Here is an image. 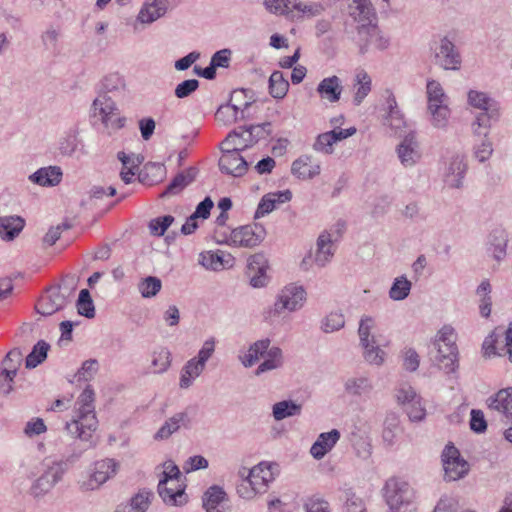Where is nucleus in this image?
<instances>
[{"instance_id":"26","label":"nucleus","mask_w":512,"mask_h":512,"mask_svg":"<svg viewBox=\"0 0 512 512\" xmlns=\"http://www.w3.org/2000/svg\"><path fill=\"white\" fill-rule=\"evenodd\" d=\"M508 234L503 228H495L489 234L487 251L491 257L500 262L506 257Z\"/></svg>"},{"instance_id":"21","label":"nucleus","mask_w":512,"mask_h":512,"mask_svg":"<svg viewBox=\"0 0 512 512\" xmlns=\"http://www.w3.org/2000/svg\"><path fill=\"white\" fill-rule=\"evenodd\" d=\"M448 351L449 350H446V344L433 343V349L430 351V355L441 370L446 373H451L458 367V349L454 347L452 351L453 355L448 354Z\"/></svg>"},{"instance_id":"6","label":"nucleus","mask_w":512,"mask_h":512,"mask_svg":"<svg viewBox=\"0 0 512 512\" xmlns=\"http://www.w3.org/2000/svg\"><path fill=\"white\" fill-rule=\"evenodd\" d=\"M216 340L210 337L204 341L196 356L189 359L181 369L179 387L188 389L206 369L208 360L213 356Z\"/></svg>"},{"instance_id":"23","label":"nucleus","mask_w":512,"mask_h":512,"mask_svg":"<svg viewBox=\"0 0 512 512\" xmlns=\"http://www.w3.org/2000/svg\"><path fill=\"white\" fill-rule=\"evenodd\" d=\"M341 437L339 430L332 429L329 432L320 433L310 448V454L316 460H321L337 444Z\"/></svg>"},{"instance_id":"56","label":"nucleus","mask_w":512,"mask_h":512,"mask_svg":"<svg viewBox=\"0 0 512 512\" xmlns=\"http://www.w3.org/2000/svg\"><path fill=\"white\" fill-rule=\"evenodd\" d=\"M76 306L80 315L86 318H93L95 316V307L89 290L82 289L80 291Z\"/></svg>"},{"instance_id":"27","label":"nucleus","mask_w":512,"mask_h":512,"mask_svg":"<svg viewBox=\"0 0 512 512\" xmlns=\"http://www.w3.org/2000/svg\"><path fill=\"white\" fill-rule=\"evenodd\" d=\"M267 267L264 257L260 254L253 255L248 263V276L250 284L254 288H262L266 286L268 277L266 275Z\"/></svg>"},{"instance_id":"45","label":"nucleus","mask_w":512,"mask_h":512,"mask_svg":"<svg viewBox=\"0 0 512 512\" xmlns=\"http://www.w3.org/2000/svg\"><path fill=\"white\" fill-rule=\"evenodd\" d=\"M172 355L168 348L160 347L152 353V366L154 373H164L171 366Z\"/></svg>"},{"instance_id":"53","label":"nucleus","mask_w":512,"mask_h":512,"mask_svg":"<svg viewBox=\"0 0 512 512\" xmlns=\"http://www.w3.org/2000/svg\"><path fill=\"white\" fill-rule=\"evenodd\" d=\"M164 468L162 478L158 483V494H165V484H174L180 477V470L172 461L166 462Z\"/></svg>"},{"instance_id":"15","label":"nucleus","mask_w":512,"mask_h":512,"mask_svg":"<svg viewBox=\"0 0 512 512\" xmlns=\"http://www.w3.org/2000/svg\"><path fill=\"white\" fill-rule=\"evenodd\" d=\"M67 303L68 300L60 294L59 289L51 287L41 296L35 309L42 316H50L63 309Z\"/></svg>"},{"instance_id":"61","label":"nucleus","mask_w":512,"mask_h":512,"mask_svg":"<svg viewBox=\"0 0 512 512\" xmlns=\"http://www.w3.org/2000/svg\"><path fill=\"white\" fill-rule=\"evenodd\" d=\"M199 263L206 269L213 271H218L225 267L223 256L213 252L201 253Z\"/></svg>"},{"instance_id":"14","label":"nucleus","mask_w":512,"mask_h":512,"mask_svg":"<svg viewBox=\"0 0 512 512\" xmlns=\"http://www.w3.org/2000/svg\"><path fill=\"white\" fill-rule=\"evenodd\" d=\"M467 103L469 106L480 110L481 113H488L492 117L500 116L499 102L486 92L469 90L467 93Z\"/></svg>"},{"instance_id":"32","label":"nucleus","mask_w":512,"mask_h":512,"mask_svg":"<svg viewBox=\"0 0 512 512\" xmlns=\"http://www.w3.org/2000/svg\"><path fill=\"white\" fill-rule=\"evenodd\" d=\"M197 175V169L190 167L179 172L162 192L161 197L179 194L185 187L191 184Z\"/></svg>"},{"instance_id":"19","label":"nucleus","mask_w":512,"mask_h":512,"mask_svg":"<svg viewBox=\"0 0 512 512\" xmlns=\"http://www.w3.org/2000/svg\"><path fill=\"white\" fill-rule=\"evenodd\" d=\"M245 476L259 494L265 493L269 483L274 480L271 465L265 462H261L251 468Z\"/></svg>"},{"instance_id":"39","label":"nucleus","mask_w":512,"mask_h":512,"mask_svg":"<svg viewBox=\"0 0 512 512\" xmlns=\"http://www.w3.org/2000/svg\"><path fill=\"white\" fill-rule=\"evenodd\" d=\"M372 80L368 73L364 70L357 72L354 84V97L353 102L355 105H360L366 96L371 91Z\"/></svg>"},{"instance_id":"9","label":"nucleus","mask_w":512,"mask_h":512,"mask_svg":"<svg viewBox=\"0 0 512 512\" xmlns=\"http://www.w3.org/2000/svg\"><path fill=\"white\" fill-rule=\"evenodd\" d=\"M306 299L307 293L302 285L289 283L279 291L274 302V313L280 315L285 311H298L304 306Z\"/></svg>"},{"instance_id":"42","label":"nucleus","mask_w":512,"mask_h":512,"mask_svg":"<svg viewBox=\"0 0 512 512\" xmlns=\"http://www.w3.org/2000/svg\"><path fill=\"white\" fill-rule=\"evenodd\" d=\"M49 348V344L44 340L38 341L26 357V368L33 369L41 364L47 358Z\"/></svg>"},{"instance_id":"25","label":"nucleus","mask_w":512,"mask_h":512,"mask_svg":"<svg viewBox=\"0 0 512 512\" xmlns=\"http://www.w3.org/2000/svg\"><path fill=\"white\" fill-rule=\"evenodd\" d=\"M490 410L497 411L512 420V387L500 389L497 393L487 399Z\"/></svg>"},{"instance_id":"20","label":"nucleus","mask_w":512,"mask_h":512,"mask_svg":"<svg viewBox=\"0 0 512 512\" xmlns=\"http://www.w3.org/2000/svg\"><path fill=\"white\" fill-rule=\"evenodd\" d=\"M291 198L292 193L288 189L265 194L258 204L254 217L261 218L268 215L276 209L278 205L289 202Z\"/></svg>"},{"instance_id":"22","label":"nucleus","mask_w":512,"mask_h":512,"mask_svg":"<svg viewBox=\"0 0 512 512\" xmlns=\"http://www.w3.org/2000/svg\"><path fill=\"white\" fill-rule=\"evenodd\" d=\"M467 170V165L462 156H453L444 172V182L450 188L462 187L463 178Z\"/></svg>"},{"instance_id":"40","label":"nucleus","mask_w":512,"mask_h":512,"mask_svg":"<svg viewBox=\"0 0 512 512\" xmlns=\"http://www.w3.org/2000/svg\"><path fill=\"white\" fill-rule=\"evenodd\" d=\"M80 143L78 138V130L70 128L60 137L58 141V149L64 156H72Z\"/></svg>"},{"instance_id":"51","label":"nucleus","mask_w":512,"mask_h":512,"mask_svg":"<svg viewBox=\"0 0 512 512\" xmlns=\"http://www.w3.org/2000/svg\"><path fill=\"white\" fill-rule=\"evenodd\" d=\"M162 288V282L158 277L147 276L138 284V290L143 298L156 296Z\"/></svg>"},{"instance_id":"24","label":"nucleus","mask_w":512,"mask_h":512,"mask_svg":"<svg viewBox=\"0 0 512 512\" xmlns=\"http://www.w3.org/2000/svg\"><path fill=\"white\" fill-rule=\"evenodd\" d=\"M169 0H145L137 20L143 24H151L167 12Z\"/></svg>"},{"instance_id":"17","label":"nucleus","mask_w":512,"mask_h":512,"mask_svg":"<svg viewBox=\"0 0 512 512\" xmlns=\"http://www.w3.org/2000/svg\"><path fill=\"white\" fill-rule=\"evenodd\" d=\"M191 419L187 411L175 413L169 417L154 435L155 440H166L180 428L189 429Z\"/></svg>"},{"instance_id":"46","label":"nucleus","mask_w":512,"mask_h":512,"mask_svg":"<svg viewBox=\"0 0 512 512\" xmlns=\"http://www.w3.org/2000/svg\"><path fill=\"white\" fill-rule=\"evenodd\" d=\"M345 391L353 396H361L371 391L372 385L366 377L349 378L345 384Z\"/></svg>"},{"instance_id":"36","label":"nucleus","mask_w":512,"mask_h":512,"mask_svg":"<svg viewBox=\"0 0 512 512\" xmlns=\"http://www.w3.org/2000/svg\"><path fill=\"white\" fill-rule=\"evenodd\" d=\"M125 80L119 73H110L100 82L98 94H120L125 90Z\"/></svg>"},{"instance_id":"28","label":"nucleus","mask_w":512,"mask_h":512,"mask_svg":"<svg viewBox=\"0 0 512 512\" xmlns=\"http://www.w3.org/2000/svg\"><path fill=\"white\" fill-rule=\"evenodd\" d=\"M316 91L322 99L330 103L338 102L343 91L342 82L336 75L326 77L319 82Z\"/></svg>"},{"instance_id":"12","label":"nucleus","mask_w":512,"mask_h":512,"mask_svg":"<svg viewBox=\"0 0 512 512\" xmlns=\"http://www.w3.org/2000/svg\"><path fill=\"white\" fill-rule=\"evenodd\" d=\"M444 479L456 481L463 478L469 472V464L460 455L459 450L453 445H446L442 452Z\"/></svg>"},{"instance_id":"4","label":"nucleus","mask_w":512,"mask_h":512,"mask_svg":"<svg viewBox=\"0 0 512 512\" xmlns=\"http://www.w3.org/2000/svg\"><path fill=\"white\" fill-rule=\"evenodd\" d=\"M382 492L390 512H406L414 505V489L402 478H389Z\"/></svg>"},{"instance_id":"59","label":"nucleus","mask_w":512,"mask_h":512,"mask_svg":"<svg viewBox=\"0 0 512 512\" xmlns=\"http://www.w3.org/2000/svg\"><path fill=\"white\" fill-rule=\"evenodd\" d=\"M433 343L446 344V350H449L448 354L453 355L452 351H453L454 347H457L456 346V334H455L453 327L448 326V325L443 326L439 330V332L436 336V339Z\"/></svg>"},{"instance_id":"8","label":"nucleus","mask_w":512,"mask_h":512,"mask_svg":"<svg viewBox=\"0 0 512 512\" xmlns=\"http://www.w3.org/2000/svg\"><path fill=\"white\" fill-rule=\"evenodd\" d=\"M430 49L433 53V61L444 70L457 71L461 68L462 58L455 44L447 37L443 36L438 41H434Z\"/></svg>"},{"instance_id":"34","label":"nucleus","mask_w":512,"mask_h":512,"mask_svg":"<svg viewBox=\"0 0 512 512\" xmlns=\"http://www.w3.org/2000/svg\"><path fill=\"white\" fill-rule=\"evenodd\" d=\"M349 15L358 22L372 23L375 11L370 0H352L348 5Z\"/></svg>"},{"instance_id":"49","label":"nucleus","mask_w":512,"mask_h":512,"mask_svg":"<svg viewBox=\"0 0 512 512\" xmlns=\"http://www.w3.org/2000/svg\"><path fill=\"white\" fill-rule=\"evenodd\" d=\"M363 348V357L366 362L372 365L380 366L384 363L386 353L381 349L377 341H372Z\"/></svg>"},{"instance_id":"37","label":"nucleus","mask_w":512,"mask_h":512,"mask_svg":"<svg viewBox=\"0 0 512 512\" xmlns=\"http://www.w3.org/2000/svg\"><path fill=\"white\" fill-rule=\"evenodd\" d=\"M349 440L356 456L359 459L367 461L371 458L372 444L371 439L367 435L352 432L350 434Z\"/></svg>"},{"instance_id":"47","label":"nucleus","mask_w":512,"mask_h":512,"mask_svg":"<svg viewBox=\"0 0 512 512\" xmlns=\"http://www.w3.org/2000/svg\"><path fill=\"white\" fill-rule=\"evenodd\" d=\"M428 106L432 104H448L449 98L445 94L441 84L435 80H429L426 86Z\"/></svg>"},{"instance_id":"63","label":"nucleus","mask_w":512,"mask_h":512,"mask_svg":"<svg viewBox=\"0 0 512 512\" xmlns=\"http://www.w3.org/2000/svg\"><path fill=\"white\" fill-rule=\"evenodd\" d=\"M78 278L75 275H66L62 278L60 284L55 289H59L60 294L64 296L68 302L71 300L76 288Z\"/></svg>"},{"instance_id":"31","label":"nucleus","mask_w":512,"mask_h":512,"mask_svg":"<svg viewBox=\"0 0 512 512\" xmlns=\"http://www.w3.org/2000/svg\"><path fill=\"white\" fill-rule=\"evenodd\" d=\"M62 171L58 166L42 167L29 176V180L40 186H56L62 179Z\"/></svg>"},{"instance_id":"7","label":"nucleus","mask_w":512,"mask_h":512,"mask_svg":"<svg viewBox=\"0 0 512 512\" xmlns=\"http://www.w3.org/2000/svg\"><path fill=\"white\" fill-rule=\"evenodd\" d=\"M95 117H99L105 132L112 135L122 129L126 124V117L122 116L116 102L111 96L98 94L92 103Z\"/></svg>"},{"instance_id":"55","label":"nucleus","mask_w":512,"mask_h":512,"mask_svg":"<svg viewBox=\"0 0 512 512\" xmlns=\"http://www.w3.org/2000/svg\"><path fill=\"white\" fill-rule=\"evenodd\" d=\"M499 117H492L488 113H479L476 115L472 123V131L474 135L487 138L490 128L491 120H498Z\"/></svg>"},{"instance_id":"13","label":"nucleus","mask_w":512,"mask_h":512,"mask_svg":"<svg viewBox=\"0 0 512 512\" xmlns=\"http://www.w3.org/2000/svg\"><path fill=\"white\" fill-rule=\"evenodd\" d=\"M396 152L401 164L406 168L413 167L420 161L422 152L414 130L410 129L404 134L396 147Z\"/></svg>"},{"instance_id":"48","label":"nucleus","mask_w":512,"mask_h":512,"mask_svg":"<svg viewBox=\"0 0 512 512\" xmlns=\"http://www.w3.org/2000/svg\"><path fill=\"white\" fill-rule=\"evenodd\" d=\"M399 430L400 427L397 416L393 413L388 414L384 421V428L382 432L383 441L387 445L392 446L396 441Z\"/></svg>"},{"instance_id":"1","label":"nucleus","mask_w":512,"mask_h":512,"mask_svg":"<svg viewBox=\"0 0 512 512\" xmlns=\"http://www.w3.org/2000/svg\"><path fill=\"white\" fill-rule=\"evenodd\" d=\"M94 396L93 389L87 386L76 401L74 416L66 423L68 434L74 437V445L78 446L77 452L68 457L69 460H78L85 451L97 445L94 439V433L98 428Z\"/></svg>"},{"instance_id":"43","label":"nucleus","mask_w":512,"mask_h":512,"mask_svg":"<svg viewBox=\"0 0 512 512\" xmlns=\"http://www.w3.org/2000/svg\"><path fill=\"white\" fill-rule=\"evenodd\" d=\"M431 115V123L435 128H445L450 118V108L448 104H432L428 106Z\"/></svg>"},{"instance_id":"35","label":"nucleus","mask_w":512,"mask_h":512,"mask_svg":"<svg viewBox=\"0 0 512 512\" xmlns=\"http://www.w3.org/2000/svg\"><path fill=\"white\" fill-rule=\"evenodd\" d=\"M270 339H261L250 345L246 353L239 356V360L244 367L253 366L260 357H264L270 346Z\"/></svg>"},{"instance_id":"64","label":"nucleus","mask_w":512,"mask_h":512,"mask_svg":"<svg viewBox=\"0 0 512 512\" xmlns=\"http://www.w3.org/2000/svg\"><path fill=\"white\" fill-rule=\"evenodd\" d=\"M98 369L99 363L96 359L86 360L77 371L76 377L78 381H89L94 377Z\"/></svg>"},{"instance_id":"33","label":"nucleus","mask_w":512,"mask_h":512,"mask_svg":"<svg viewBox=\"0 0 512 512\" xmlns=\"http://www.w3.org/2000/svg\"><path fill=\"white\" fill-rule=\"evenodd\" d=\"M314 261L319 267L326 266L334 256L333 241L328 232H323L317 239Z\"/></svg>"},{"instance_id":"54","label":"nucleus","mask_w":512,"mask_h":512,"mask_svg":"<svg viewBox=\"0 0 512 512\" xmlns=\"http://www.w3.org/2000/svg\"><path fill=\"white\" fill-rule=\"evenodd\" d=\"M375 327V320L370 316H363L359 322L358 335L361 346H367L369 342L376 341L372 330Z\"/></svg>"},{"instance_id":"5","label":"nucleus","mask_w":512,"mask_h":512,"mask_svg":"<svg viewBox=\"0 0 512 512\" xmlns=\"http://www.w3.org/2000/svg\"><path fill=\"white\" fill-rule=\"evenodd\" d=\"M350 38L361 55L384 51L390 46V37L373 23L357 25L356 34Z\"/></svg>"},{"instance_id":"16","label":"nucleus","mask_w":512,"mask_h":512,"mask_svg":"<svg viewBox=\"0 0 512 512\" xmlns=\"http://www.w3.org/2000/svg\"><path fill=\"white\" fill-rule=\"evenodd\" d=\"M387 114L384 118L385 125L389 126L395 134L405 133L406 121L402 111L399 109L396 98L390 90H386Z\"/></svg>"},{"instance_id":"18","label":"nucleus","mask_w":512,"mask_h":512,"mask_svg":"<svg viewBox=\"0 0 512 512\" xmlns=\"http://www.w3.org/2000/svg\"><path fill=\"white\" fill-rule=\"evenodd\" d=\"M202 501L206 512H224L229 497L223 487L212 485L205 491Z\"/></svg>"},{"instance_id":"52","label":"nucleus","mask_w":512,"mask_h":512,"mask_svg":"<svg viewBox=\"0 0 512 512\" xmlns=\"http://www.w3.org/2000/svg\"><path fill=\"white\" fill-rule=\"evenodd\" d=\"M162 500L169 505H182L185 502L184 490L178 485V482L174 484H165V495L164 493L159 494Z\"/></svg>"},{"instance_id":"44","label":"nucleus","mask_w":512,"mask_h":512,"mask_svg":"<svg viewBox=\"0 0 512 512\" xmlns=\"http://www.w3.org/2000/svg\"><path fill=\"white\" fill-rule=\"evenodd\" d=\"M412 283L404 275L396 277L389 290V297L394 301L406 299L411 291Z\"/></svg>"},{"instance_id":"60","label":"nucleus","mask_w":512,"mask_h":512,"mask_svg":"<svg viewBox=\"0 0 512 512\" xmlns=\"http://www.w3.org/2000/svg\"><path fill=\"white\" fill-rule=\"evenodd\" d=\"M344 325V316L338 312H331L322 320L321 329L325 333H332L340 330Z\"/></svg>"},{"instance_id":"62","label":"nucleus","mask_w":512,"mask_h":512,"mask_svg":"<svg viewBox=\"0 0 512 512\" xmlns=\"http://www.w3.org/2000/svg\"><path fill=\"white\" fill-rule=\"evenodd\" d=\"M174 217L172 215H165L161 217H157L152 219L149 222V230L153 236H162L166 232V230L171 226L174 222Z\"/></svg>"},{"instance_id":"2","label":"nucleus","mask_w":512,"mask_h":512,"mask_svg":"<svg viewBox=\"0 0 512 512\" xmlns=\"http://www.w3.org/2000/svg\"><path fill=\"white\" fill-rule=\"evenodd\" d=\"M237 137L235 132L227 135L222 143V155L219 159L220 170L233 177L243 176L248 169V162L240 154L248 144L237 142Z\"/></svg>"},{"instance_id":"3","label":"nucleus","mask_w":512,"mask_h":512,"mask_svg":"<svg viewBox=\"0 0 512 512\" xmlns=\"http://www.w3.org/2000/svg\"><path fill=\"white\" fill-rule=\"evenodd\" d=\"M78 446L72 443V452L67 454L66 461L63 460H52L45 459L43 461V472L39 478H37L31 488L30 493L34 497H41L48 493L58 482L63 478V475L68 469L67 462H72L68 457L73 453L77 452ZM76 460H73L75 462Z\"/></svg>"},{"instance_id":"41","label":"nucleus","mask_w":512,"mask_h":512,"mask_svg":"<svg viewBox=\"0 0 512 512\" xmlns=\"http://www.w3.org/2000/svg\"><path fill=\"white\" fill-rule=\"evenodd\" d=\"M289 89V82L284 78L283 73L274 71L269 78V93L275 99H283Z\"/></svg>"},{"instance_id":"58","label":"nucleus","mask_w":512,"mask_h":512,"mask_svg":"<svg viewBox=\"0 0 512 512\" xmlns=\"http://www.w3.org/2000/svg\"><path fill=\"white\" fill-rule=\"evenodd\" d=\"M335 138H333L330 131L319 134L313 144V149L316 152L330 155L334 151Z\"/></svg>"},{"instance_id":"50","label":"nucleus","mask_w":512,"mask_h":512,"mask_svg":"<svg viewBox=\"0 0 512 512\" xmlns=\"http://www.w3.org/2000/svg\"><path fill=\"white\" fill-rule=\"evenodd\" d=\"M61 36L60 29L53 26L48 27L41 35V42L46 51L57 54L60 51L59 39Z\"/></svg>"},{"instance_id":"57","label":"nucleus","mask_w":512,"mask_h":512,"mask_svg":"<svg viewBox=\"0 0 512 512\" xmlns=\"http://www.w3.org/2000/svg\"><path fill=\"white\" fill-rule=\"evenodd\" d=\"M22 362V353L20 349L14 348L9 351L2 361V371L12 374V376H16L18 367Z\"/></svg>"},{"instance_id":"29","label":"nucleus","mask_w":512,"mask_h":512,"mask_svg":"<svg viewBox=\"0 0 512 512\" xmlns=\"http://www.w3.org/2000/svg\"><path fill=\"white\" fill-rule=\"evenodd\" d=\"M321 167L319 163H313V157L303 155L293 161L291 173L299 179H312L319 175Z\"/></svg>"},{"instance_id":"38","label":"nucleus","mask_w":512,"mask_h":512,"mask_svg":"<svg viewBox=\"0 0 512 512\" xmlns=\"http://www.w3.org/2000/svg\"><path fill=\"white\" fill-rule=\"evenodd\" d=\"M301 411V404H298L293 400L279 401L272 407V415L276 421H281L288 417L299 416Z\"/></svg>"},{"instance_id":"11","label":"nucleus","mask_w":512,"mask_h":512,"mask_svg":"<svg viewBox=\"0 0 512 512\" xmlns=\"http://www.w3.org/2000/svg\"><path fill=\"white\" fill-rule=\"evenodd\" d=\"M265 235L262 225H245L233 229L225 242L232 247L253 248L264 240Z\"/></svg>"},{"instance_id":"10","label":"nucleus","mask_w":512,"mask_h":512,"mask_svg":"<svg viewBox=\"0 0 512 512\" xmlns=\"http://www.w3.org/2000/svg\"><path fill=\"white\" fill-rule=\"evenodd\" d=\"M119 467V462L112 458L96 461L92 466L88 480L81 483V488L85 491L98 489L116 475Z\"/></svg>"},{"instance_id":"30","label":"nucleus","mask_w":512,"mask_h":512,"mask_svg":"<svg viewBox=\"0 0 512 512\" xmlns=\"http://www.w3.org/2000/svg\"><path fill=\"white\" fill-rule=\"evenodd\" d=\"M25 220L18 215L0 217V238L4 241L14 240L24 229Z\"/></svg>"}]
</instances>
